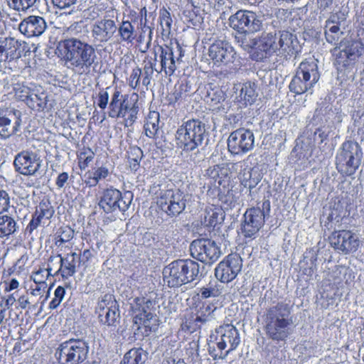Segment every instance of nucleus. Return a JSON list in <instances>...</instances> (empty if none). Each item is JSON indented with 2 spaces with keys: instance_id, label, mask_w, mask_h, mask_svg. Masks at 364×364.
Segmentation results:
<instances>
[{
  "instance_id": "nucleus-57",
  "label": "nucleus",
  "mask_w": 364,
  "mask_h": 364,
  "mask_svg": "<svg viewBox=\"0 0 364 364\" xmlns=\"http://www.w3.org/2000/svg\"><path fill=\"white\" fill-rule=\"evenodd\" d=\"M10 203L9 193L4 190H0V213L8 210Z\"/></svg>"
},
{
  "instance_id": "nucleus-59",
  "label": "nucleus",
  "mask_w": 364,
  "mask_h": 364,
  "mask_svg": "<svg viewBox=\"0 0 364 364\" xmlns=\"http://www.w3.org/2000/svg\"><path fill=\"white\" fill-rule=\"evenodd\" d=\"M47 289L46 282H41V284H35V287H31V294L33 296H39V299L43 296V293Z\"/></svg>"
},
{
  "instance_id": "nucleus-46",
  "label": "nucleus",
  "mask_w": 364,
  "mask_h": 364,
  "mask_svg": "<svg viewBox=\"0 0 364 364\" xmlns=\"http://www.w3.org/2000/svg\"><path fill=\"white\" fill-rule=\"evenodd\" d=\"M346 276V270L342 271L337 269L333 271L331 275L333 285L335 286L338 289H343L347 284Z\"/></svg>"
},
{
  "instance_id": "nucleus-27",
  "label": "nucleus",
  "mask_w": 364,
  "mask_h": 364,
  "mask_svg": "<svg viewBox=\"0 0 364 364\" xmlns=\"http://www.w3.org/2000/svg\"><path fill=\"white\" fill-rule=\"evenodd\" d=\"M77 257V254L76 252L67 254L65 257L59 255V260L56 262L59 267L54 275L60 274L64 279L73 277L76 272Z\"/></svg>"
},
{
  "instance_id": "nucleus-6",
  "label": "nucleus",
  "mask_w": 364,
  "mask_h": 364,
  "mask_svg": "<svg viewBox=\"0 0 364 364\" xmlns=\"http://www.w3.org/2000/svg\"><path fill=\"white\" fill-rule=\"evenodd\" d=\"M138 97L136 93L123 95L119 90H115L108 105V117L113 119L122 118L126 127L132 125L139 112Z\"/></svg>"
},
{
  "instance_id": "nucleus-11",
  "label": "nucleus",
  "mask_w": 364,
  "mask_h": 364,
  "mask_svg": "<svg viewBox=\"0 0 364 364\" xmlns=\"http://www.w3.org/2000/svg\"><path fill=\"white\" fill-rule=\"evenodd\" d=\"M363 159V150L358 143L346 141L336 155V168L342 174L351 176L359 168Z\"/></svg>"
},
{
  "instance_id": "nucleus-1",
  "label": "nucleus",
  "mask_w": 364,
  "mask_h": 364,
  "mask_svg": "<svg viewBox=\"0 0 364 364\" xmlns=\"http://www.w3.org/2000/svg\"><path fill=\"white\" fill-rule=\"evenodd\" d=\"M247 213L248 210L245 213L244 220L237 230L236 252L226 256L215 269L216 279L223 283L232 281L241 271L243 260L250 258V218L247 219Z\"/></svg>"
},
{
  "instance_id": "nucleus-33",
  "label": "nucleus",
  "mask_w": 364,
  "mask_h": 364,
  "mask_svg": "<svg viewBox=\"0 0 364 364\" xmlns=\"http://www.w3.org/2000/svg\"><path fill=\"white\" fill-rule=\"evenodd\" d=\"M205 89L204 100L210 106H216L225 100V94L219 87H212L209 85Z\"/></svg>"
},
{
  "instance_id": "nucleus-51",
  "label": "nucleus",
  "mask_w": 364,
  "mask_h": 364,
  "mask_svg": "<svg viewBox=\"0 0 364 364\" xmlns=\"http://www.w3.org/2000/svg\"><path fill=\"white\" fill-rule=\"evenodd\" d=\"M109 174V169L105 166H101L97 168L93 173V177L92 182H90L91 186L97 185L99 181L106 178Z\"/></svg>"
},
{
  "instance_id": "nucleus-22",
  "label": "nucleus",
  "mask_w": 364,
  "mask_h": 364,
  "mask_svg": "<svg viewBox=\"0 0 364 364\" xmlns=\"http://www.w3.org/2000/svg\"><path fill=\"white\" fill-rule=\"evenodd\" d=\"M235 54L234 48L224 41H215L208 49V56L218 66L231 62Z\"/></svg>"
},
{
  "instance_id": "nucleus-48",
  "label": "nucleus",
  "mask_w": 364,
  "mask_h": 364,
  "mask_svg": "<svg viewBox=\"0 0 364 364\" xmlns=\"http://www.w3.org/2000/svg\"><path fill=\"white\" fill-rule=\"evenodd\" d=\"M14 90L16 97L20 100L25 102L26 103L27 102V100H28L30 95L32 92L28 87L20 84H16Z\"/></svg>"
},
{
  "instance_id": "nucleus-60",
  "label": "nucleus",
  "mask_w": 364,
  "mask_h": 364,
  "mask_svg": "<svg viewBox=\"0 0 364 364\" xmlns=\"http://www.w3.org/2000/svg\"><path fill=\"white\" fill-rule=\"evenodd\" d=\"M49 275L50 274H48L46 270L44 269H40L31 276V279L35 284H41V282H46V280Z\"/></svg>"
},
{
  "instance_id": "nucleus-36",
  "label": "nucleus",
  "mask_w": 364,
  "mask_h": 364,
  "mask_svg": "<svg viewBox=\"0 0 364 364\" xmlns=\"http://www.w3.org/2000/svg\"><path fill=\"white\" fill-rule=\"evenodd\" d=\"M324 36L326 41L333 45H338L344 32L336 25H324Z\"/></svg>"
},
{
  "instance_id": "nucleus-35",
  "label": "nucleus",
  "mask_w": 364,
  "mask_h": 364,
  "mask_svg": "<svg viewBox=\"0 0 364 364\" xmlns=\"http://www.w3.org/2000/svg\"><path fill=\"white\" fill-rule=\"evenodd\" d=\"M117 31L122 41L132 43L135 39L134 28L128 20H123Z\"/></svg>"
},
{
  "instance_id": "nucleus-18",
  "label": "nucleus",
  "mask_w": 364,
  "mask_h": 364,
  "mask_svg": "<svg viewBox=\"0 0 364 364\" xmlns=\"http://www.w3.org/2000/svg\"><path fill=\"white\" fill-rule=\"evenodd\" d=\"M277 50L276 36L271 33H263L259 38L252 39V60L261 61Z\"/></svg>"
},
{
  "instance_id": "nucleus-19",
  "label": "nucleus",
  "mask_w": 364,
  "mask_h": 364,
  "mask_svg": "<svg viewBox=\"0 0 364 364\" xmlns=\"http://www.w3.org/2000/svg\"><path fill=\"white\" fill-rule=\"evenodd\" d=\"M21 112L15 109L0 108V136L8 139L20 131Z\"/></svg>"
},
{
  "instance_id": "nucleus-40",
  "label": "nucleus",
  "mask_w": 364,
  "mask_h": 364,
  "mask_svg": "<svg viewBox=\"0 0 364 364\" xmlns=\"http://www.w3.org/2000/svg\"><path fill=\"white\" fill-rule=\"evenodd\" d=\"M8 6L18 12H27L36 6L38 0H6Z\"/></svg>"
},
{
  "instance_id": "nucleus-29",
  "label": "nucleus",
  "mask_w": 364,
  "mask_h": 364,
  "mask_svg": "<svg viewBox=\"0 0 364 364\" xmlns=\"http://www.w3.org/2000/svg\"><path fill=\"white\" fill-rule=\"evenodd\" d=\"M148 353L141 348H132L127 352L119 364H144Z\"/></svg>"
},
{
  "instance_id": "nucleus-5",
  "label": "nucleus",
  "mask_w": 364,
  "mask_h": 364,
  "mask_svg": "<svg viewBox=\"0 0 364 364\" xmlns=\"http://www.w3.org/2000/svg\"><path fill=\"white\" fill-rule=\"evenodd\" d=\"M203 269L204 265L192 259H176L164 268V282L168 287H179L199 279Z\"/></svg>"
},
{
  "instance_id": "nucleus-32",
  "label": "nucleus",
  "mask_w": 364,
  "mask_h": 364,
  "mask_svg": "<svg viewBox=\"0 0 364 364\" xmlns=\"http://www.w3.org/2000/svg\"><path fill=\"white\" fill-rule=\"evenodd\" d=\"M16 220L11 216L4 215L0 216V237H8L17 230Z\"/></svg>"
},
{
  "instance_id": "nucleus-58",
  "label": "nucleus",
  "mask_w": 364,
  "mask_h": 364,
  "mask_svg": "<svg viewBox=\"0 0 364 364\" xmlns=\"http://www.w3.org/2000/svg\"><path fill=\"white\" fill-rule=\"evenodd\" d=\"M17 302L18 304V306L22 309H26L28 308L29 309H36L38 303V301L35 302L34 304L29 306L31 304V301L28 299V297L26 295H22L19 296V298L17 299Z\"/></svg>"
},
{
  "instance_id": "nucleus-7",
  "label": "nucleus",
  "mask_w": 364,
  "mask_h": 364,
  "mask_svg": "<svg viewBox=\"0 0 364 364\" xmlns=\"http://www.w3.org/2000/svg\"><path fill=\"white\" fill-rule=\"evenodd\" d=\"M292 320L287 304H278L270 308L266 317L267 334L274 341H284L291 333Z\"/></svg>"
},
{
  "instance_id": "nucleus-43",
  "label": "nucleus",
  "mask_w": 364,
  "mask_h": 364,
  "mask_svg": "<svg viewBox=\"0 0 364 364\" xmlns=\"http://www.w3.org/2000/svg\"><path fill=\"white\" fill-rule=\"evenodd\" d=\"M159 20L162 30V34H169L173 21L170 13L165 8H162L159 11Z\"/></svg>"
},
{
  "instance_id": "nucleus-44",
  "label": "nucleus",
  "mask_w": 364,
  "mask_h": 364,
  "mask_svg": "<svg viewBox=\"0 0 364 364\" xmlns=\"http://www.w3.org/2000/svg\"><path fill=\"white\" fill-rule=\"evenodd\" d=\"M154 70V64L151 60L144 61L141 77H142V85L146 87L150 85Z\"/></svg>"
},
{
  "instance_id": "nucleus-61",
  "label": "nucleus",
  "mask_w": 364,
  "mask_h": 364,
  "mask_svg": "<svg viewBox=\"0 0 364 364\" xmlns=\"http://www.w3.org/2000/svg\"><path fill=\"white\" fill-rule=\"evenodd\" d=\"M77 0H52L53 6L59 9H66L75 4Z\"/></svg>"
},
{
  "instance_id": "nucleus-8",
  "label": "nucleus",
  "mask_w": 364,
  "mask_h": 364,
  "mask_svg": "<svg viewBox=\"0 0 364 364\" xmlns=\"http://www.w3.org/2000/svg\"><path fill=\"white\" fill-rule=\"evenodd\" d=\"M206 136L205 124L194 119L184 122L176 134L177 144L185 151H193L202 146Z\"/></svg>"
},
{
  "instance_id": "nucleus-56",
  "label": "nucleus",
  "mask_w": 364,
  "mask_h": 364,
  "mask_svg": "<svg viewBox=\"0 0 364 364\" xmlns=\"http://www.w3.org/2000/svg\"><path fill=\"white\" fill-rule=\"evenodd\" d=\"M109 93L106 90H100L97 95V105L100 109H105L109 105Z\"/></svg>"
},
{
  "instance_id": "nucleus-13",
  "label": "nucleus",
  "mask_w": 364,
  "mask_h": 364,
  "mask_svg": "<svg viewBox=\"0 0 364 364\" xmlns=\"http://www.w3.org/2000/svg\"><path fill=\"white\" fill-rule=\"evenodd\" d=\"M217 347L219 353H215L209 350L210 353L214 359L224 358L230 351L235 350L240 342L239 333L236 328L232 324H224L216 329Z\"/></svg>"
},
{
  "instance_id": "nucleus-37",
  "label": "nucleus",
  "mask_w": 364,
  "mask_h": 364,
  "mask_svg": "<svg viewBox=\"0 0 364 364\" xmlns=\"http://www.w3.org/2000/svg\"><path fill=\"white\" fill-rule=\"evenodd\" d=\"M248 282H246V284H244L240 289L241 294V311L244 314L242 319L243 326L245 323L250 321V313L249 311V303L247 299V296H249L250 291L248 290Z\"/></svg>"
},
{
  "instance_id": "nucleus-20",
  "label": "nucleus",
  "mask_w": 364,
  "mask_h": 364,
  "mask_svg": "<svg viewBox=\"0 0 364 364\" xmlns=\"http://www.w3.org/2000/svg\"><path fill=\"white\" fill-rule=\"evenodd\" d=\"M42 161L29 151H22L17 154L14 160L15 171L24 176H33L40 169Z\"/></svg>"
},
{
  "instance_id": "nucleus-54",
  "label": "nucleus",
  "mask_w": 364,
  "mask_h": 364,
  "mask_svg": "<svg viewBox=\"0 0 364 364\" xmlns=\"http://www.w3.org/2000/svg\"><path fill=\"white\" fill-rule=\"evenodd\" d=\"M264 212L261 210L260 208H252V228H253V224L256 222L257 224L254 228H256L257 230H259V228L264 223Z\"/></svg>"
},
{
  "instance_id": "nucleus-2",
  "label": "nucleus",
  "mask_w": 364,
  "mask_h": 364,
  "mask_svg": "<svg viewBox=\"0 0 364 364\" xmlns=\"http://www.w3.org/2000/svg\"><path fill=\"white\" fill-rule=\"evenodd\" d=\"M65 66L78 75L90 73L98 64L95 47L78 38L70 37L59 43Z\"/></svg>"
},
{
  "instance_id": "nucleus-12",
  "label": "nucleus",
  "mask_w": 364,
  "mask_h": 364,
  "mask_svg": "<svg viewBox=\"0 0 364 364\" xmlns=\"http://www.w3.org/2000/svg\"><path fill=\"white\" fill-rule=\"evenodd\" d=\"M133 194L130 191L122 193L115 188L106 189L100 200L99 206L105 213H111L116 210L125 212L132 203Z\"/></svg>"
},
{
  "instance_id": "nucleus-41",
  "label": "nucleus",
  "mask_w": 364,
  "mask_h": 364,
  "mask_svg": "<svg viewBox=\"0 0 364 364\" xmlns=\"http://www.w3.org/2000/svg\"><path fill=\"white\" fill-rule=\"evenodd\" d=\"M127 155L130 168L133 171H136L143 158L142 150L136 146H130L127 151Z\"/></svg>"
},
{
  "instance_id": "nucleus-4",
  "label": "nucleus",
  "mask_w": 364,
  "mask_h": 364,
  "mask_svg": "<svg viewBox=\"0 0 364 364\" xmlns=\"http://www.w3.org/2000/svg\"><path fill=\"white\" fill-rule=\"evenodd\" d=\"M332 52L336 57L335 64L338 77L346 76L348 80L353 81L355 64L364 52V44L361 40L342 39Z\"/></svg>"
},
{
  "instance_id": "nucleus-47",
  "label": "nucleus",
  "mask_w": 364,
  "mask_h": 364,
  "mask_svg": "<svg viewBox=\"0 0 364 364\" xmlns=\"http://www.w3.org/2000/svg\"><path fill=\"white\" fill-rule=\"evenodd\" d=\"M293 42V35L289 31H284L280 33L279 42L277 44L278 50L282 49L286 51L290 47Z\"/></svg>"
},
{
  "instance_id": "nucleus-30",
  "label": "nucleus",
  "mask_w": 364,
  "mask_h": 364,
  "mask_svg": "<svg viewBox=\"0 0 364 364\" xmlns=\"http://www.w3.org/2000/svg\"><path fill=\"white\" fill-rule=\"evenodd\" d=\"M144 127L146 136L149 138L156 137L159 130V113L158 112H151L146 117Z\"/></svg>"
},
{
  "instance_id": "nucleus-52",
  "label": "nucleus",
  "mask_w": 364,
  "mask_h": 364,
  "mask_svg": "<svg viewBox=\"0 0 364 364\" xmlns=\"http://www.w3.org/2000/svg\"><path fill=\"white\" fill-rule=\"evenodd\" d=\"M65 290L63 287H58L54 292L55 297L50 302L49 307L51 309H56L64 298Z\"/></svg>"
},
{
  "instance_id": "nucleus-45",
  "label": "nucleus",
  "mask_w": 364,
  "mask_h": 364,
  "mask_svg": "<svg viewBox=\"0 0 364 364\" xmlns=\"http://www.w3.org/2000/svg\"><path fill=\"white\" fill-rule=\"evenodd\" d=\"M35 213L43 221L49 220L54 213L53 208L48 203H40L37 206Z\"/></svg>"
},
{
  "instance_id": "nucleus-28",
  "label": "nucleus",
  "mask_w": 364,
  "mask_h": 364,
  "mask_svg": "<svg viewBox=\"0 0 364 364\" xmlns=\"http://www.w3.org/2000/svg\"><path fill=\"white\" fill-rule=\"evenodd\" d=\"M18 45L13 38L0 39V63L11 61L16 58Z\"/></svg>"
},
{
  "instance_id": "nucleus-53",
  "label": "nucleus",
  "mask_w": 364,
  "mask_h": 364,
  "mask_svg": "<svg viewBox=\"0 0 364 364\" xmlns=\"http://www.w3.org/2000/svg\"><path fill=\"white\" fill-rule=\"evenodd\" d=\"M74 235V231L69 227H65L61 229L60 235L58 236V240L55 242L57 245H60L64 242L70 241Z\"/></svg>"
},
{
  "instance_id": "nucleus-10",
  "label": "nucleus",
  "mask_w": 364,
  "mask_h": 364,
  "mask_svg": "<svg viewBox=\"0 0 364 364\" xmlns=\"http://www.w3.org/2000/svg\"><path fill=\"white\" fill-rule=\"evenodd\" d=\"M319 78L317 63L314 60L303 61L290 82L289 90L295 95H301L310 90Z\"/></svg>"
},
{
  "instance_id": "nucleus-9",
  "label": "nucleus",
  "mask_w": 364,
  "mask_h": 364,
  "mask_svg": "<svg viewBox=\"0 0 364 364\" xmlns=\"http://www.w3.org/2000/svg\"><path fill=\"white\" fill-rule=\"evenodd\" d=\"M90 346L80 338H70L60 343L55 351L59 364H82L87 358Z\"/></svg>"
},
{
  "instance_id": "nucleus-64",
  "label": "nucleus",
  "mask_w": 364,
  "mask_h": 364,
  "mask_svg": "<svg viewBox=\"0 0 364 364\" xmlns=\"http://www.w3.org/2000/svg\"><path fill=\"white\" fill-rule=\"evenodd\" d=\"M42 220L34 213L32 220L30 221L28 225L26 228V231L31 233L38 226L41 224Z\"/></svg>"
},
{
  "instance_id": "nucleus-14",
  "label": "nucleus",
  "mask_w": 364,
  "mask_h": 364,
  "mask_svg": "<svg viewBox=\"0 0 364 364\" xmlns=\"http://www.w3.org/2000/svg\"><path fill=\"white\" fill-rule=\"evenodd\" d=\"M186 197L180 190H166L161 193L157 205L168 216L176 218L186 209Z\"/></svg>"
},
{
  "instance_id": "nucleus-31",
  "label": "nucleus",
  "mask_w": 364,
  "mask_h": 364,
  "mask_svg": "<svg viewBox=\"0 0 364 364\" xmlns=\"http://www.w3.org/2000/svg\"><path fill=\"white\" fill-rule=\"evenodd\" d=\"M218 279H211L208 284L200 289L199 294L202 299L210 297H218L223 292V286L218 281Z\"/></svg>"
},
{
  "instance_id": "nucleus-38",
  "label": "nucleus",
  "mask_w": 364,
  "mask_h": 364,
  "mask_svg": "<svg viewBox=\"0 0 364 364\" xmlns=\"http://www.w3.org/2000/svg\"><path fill=\"white\" fill-rule=\"evenodd\" d=\"M216 310V307L210 304H203L196 314L195 322L205 323L213 318V313Z\"/></svg>"
},
{
  "instance_id": "nucleus-62",
  "label": "nucleus",
  "mask_w": 364,
  "mask_h": 364,
  "mask_svg": "<svg viewBox=\"0 0 364 364\" xmlns=\"http://www.w3.org/2000/svg\"><path fill=\"white\" fill-rule=\"evenodd\" d=\"M59 260V255L57 256H50L48 258V267L47 268L44 269L46 270L48 274L52 275L51 272L53 269H58L59 267V265L57 266L56 262Z\"/></svg>"
},
{
  "instance_id": "nucleus-50",
  "label": "nucleus",
  "mask_w": 364,
  "mask_h": 364,
  "mask_svg": "<svg viewBox=\"0 0 364 364\" xmlns=\"http://www.w3.org/2000/svg\"><path fill=\"white\" fill-rule=\"evenodd\" d=\"M346 20V15L341 12H336L329 16V18L326 21L325 25H336L341 28L342 23Z\"/></svg>"
},
{
  "instance_id": "nucleus-24",
  "label": "nucleus",
  "mask_w": 364,
  "mask_h": 364,
  "mask_svg": "<svg viewBox=\"0 0 364 364\" xmlns=\"http://www.w3.org/2000/svg\"><path fill=\"white\" fill-rule=\"evenodd\" d=\"M250 134L248 129H240L232 132L228 139L229 151L233 154L246 153L249 151Z\"/></svg>"
},
{
  "instance_id": "nucleus-55",
  "label": "nucleus",
  "mask_w": 364,
  "mask_h": 364,
  "mask_svg": "<svg viewBox=\"0 0 364 364\" xmlns=\"http://www.w3.org/2000/svg\"><path fill=\"white\" fill-rule=\"evenodd\" d=\"M141 69L136 68L132 70L129 77V85L133 89H136L140 85Z\"/></svg>"
},
{
  "instance_id": "nucleus-21",
  "label": "nucleus",
  "mask_w": 364,
  "mask_h": 364,
  "mask_svg": "<svg viewBox=\"0 0 364 364\" xmlns=\"http://www.w3.org/2000/svg\"><path fill=\"white\" fill-rule=\"evenodd\" d=\"M329 239L331 246L336 251L344 254L354 252L359 247L360 241L358 236L350 230L335 231Z\"/></svg>"
},
{
  "instance_id": "nucleus-15",
  "label": "nucleus",
  "mask_w": 364,
  "mask_h": 364,
  "mask_svg": "<svg viewBox=\"0 0 364 364\" xmlns=\"http://www.w3.org/2000/svg\"><path fill=\"white\" fill-rule=\"evenodd\" d=\"M95 312L103 325L116 327L119 323V304L112 294H107L98 300Z\"/></svg>"
},
{
  "instance_id": "nucleus-63",
  "label": "nucleus",
  "mask_w": 364,
  "mask_h": 364,
  "mask_svg": "<svg viewBox=\"0 0 364 364\" xmlns=\"http://www.w3.org/2000/svg\"><path fill=\"white\" fill-rule=\"evenodd\" d=\"M92 257L91 251L88 249L85 250L80 255H77L78 265L85 264Z\"/></svg>"
},
{
  "instance_id": "nucleus-42",
  "label": "nucleus",
  "mask_w": 364,
  "mask_h": 364,
  "mask_svg": "<svg viewBox=\"0 0 364 364\" xmlns=\"http://www.w3.org/2000/svg\"><path fill=\"white\" fill-rule=\"evenodd\" d=\"M207 174L215 180L219 179L218 184L221 185V179L228 176L229 170L225 164L215 165L207 170Z\"/></svg>"
},
{
  "instance_id": "nucleus-39",
  "label": "nucleus",
  "mask_w": 364,
  "mask_h": 364,
  "mask_svg": "<svg viewBox=\"0 0 364 364\" xmlns=\"http://www.w3.org/2000/svg\"><path fill=\"white\" fill-rule=\"evenodd\" d=\"M47 95L41 92L38 95L32 91L28 100H27L26 105L32 109H43L47 105Z\"/></svg>"
},
{
  "instance_id": "nucleus-16",
  "label": "nucleus",
  "mask_w": 364,
  "mask_h": 364,
  "mask_svg": "<svg viewBox=\"0 0 364 364\" xmlns=\"http://www.w3.org/2000/svg\"><path fill=\"white\" fill-rule=\"evenodd\" d=\"M248 11H238L229 18L230 26L236 31L235 40L238 45L250 53V20Z\"/></svg>"
},
{
  "instance_id": "nucleus-25",
  "label": "nucleus",
  "mask_w": 364,
  "mask_h": 364,
  "mask_svg": "<svg viewBox=\"0 0 364 364\" xmlns=\"http://www.w3.org/2000/svg\"><path fill=\"white\" fill-rule=\"evenodd\" d=\"M176 48L179 53L176 60L174 58L173 48L169 46H166L165 48L160 46L159 48L161 50V71H164L166 75H171L173 74L177 68L176 64L179 63L180 58L183 55L182 48L178 43L176 44Z\"/></svg>"
},
{
  "instance_id": "nucleus-49",
  "label": "nucleus",
  "mask_w": 364,
  "mask_h": 364,
  "mask_svg": "<svg viewBox=\"0 0 364 364\" xmlns=\"http://www.w3.org/2000/svg\"><path fill=\"white\" fill-rule=\"evenodd\" d=\"M257 11H252V33L259 31L264 29L265 20L264 15H257Z\"/></svg>"
},
{
  "instance_id": "nucleus-34",
  "label": "nucleus",
  "mask_w": 364,
  "mask_h": 364,
  "mask_svg": "<svg viewBox=\"0 0 364 364\" xmlns=\"http://www.w3.org/2000/svg\"><path fill=\"white\" fill-rule=\"evenodd\" d=\"M250 162L248 159L236 164L237 167L240 168L238 172V178L241 185L249 191L250 193Z\"/></svg>"
},
{
  "instance_id": "nucleus-23",
  "label": "nucleus",
  "mask_w": 364,
  "mask_h": 364,
  "mask_svg": "<svg viewBox=\"0 0 364 364\" xmlns=\"http://www.w3.org/2000/svg\"><path fill=\"white\" fill-rule=\"evenodd\" d=\"M117 30L115 22L109 18L97 20L92 27V36L96 42L106 43L109 41Z\"/></svg>"
},
{
  "instance_id": "nucleus-3",
  "label": "nucleus",
  "mask_w": 364,
  "mask_h": 364,
  "mask_svg": "<svg viewBox=\"0 0 364 364\" xmlns=\"http://www.w3.org/2000/svg\"><path fill=\"white\" fill-rule=\"evenodd\" d=\"M156 301L151 296L136 297L131 303L133 316V328L135 335L148 336L156 331L159 326V318L155 314Z\"/></svg>"
},
{
  "instance_id": "nucleus-26",
  "label": "nucleus",
  "mask_w": 364,
  "mask_h": 364,
  "mask_svg": "<svg viewBox=\"0 0 364 364\" xmlns=\"http://www.w3.org/2000/svg\"><path fill=\"white\" fill-rule=\"evenodd\" d=\"M46 23L44 18L38 16H29L18 25L19 31L28 38L39 36L45 31Z\"/></svg>"
},
{
  "instance_id": "nucleus-17",
  "label": "nucleus",
  "mask_w": 364,
  "mask_h": 364,
  "mask_svg": "<svg viewBox=\"0 0 364 364\" xmlns=\"http://www.w3.org/2000/svg\"><path fill=\"white\" fill-rule=\"evenodd\" d=\"M190 251L192 257L207 264L215 262L220 255V248L215 242L205 239L193 241Z\"/></svg>"
}]
</instances>
